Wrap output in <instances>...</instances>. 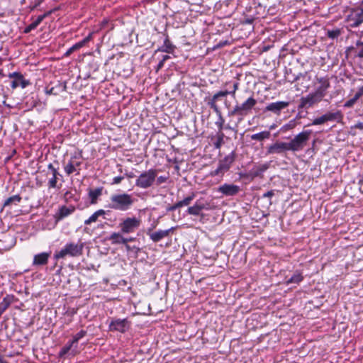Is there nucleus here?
I'll use <instances>...</instances> for the list:
<instances>
[{
  "label": "nucleus",
  "mask_w": 363,
  "mask_h": 363,
  "mask_svg": "<svg viewBox=\"0 0 363 363\" xmlns=\"http://www.w3.org/2000/svg\"><path fill=\"white\" fill-rule=\"evenodd\" d=\"M256 104V100L252 97H250L241 105L235 106L229 114L230 116L245 114L247 111L251 110Z\"/></svg>",
  "instance_id": "obj_9"
},
{
  "label": "nucleus",
  "mask_w": 363,
  "mask_h": 363,
  "mask_svg": "<svg viewBox=\"0 0 363 363\" xmlns=\"http://www.w3.org/2000/svg\"><path fill=\"white\" fill-rule=\"evenodd\" d=\"M289 105L288 101H277L269 104L265 107V111L272 112L277 115H279L281 111L287 108Z\"/></svg>",
  "instance_id": "obj_16"
},
{
  "label": "nucleus",
  "mask_w": 363,
  "mask_h": 363,
  "mask_svg": "<svg viewBox=\"0 0 363 363\" xmlns=\"http://www.w3.org/2000/svg\"><path fill=\"white\" fill-rule=\"evenodd\" d=\"M361 36H363V30L361 32Z\"/></svg>",
  "instance_id": "obj_56"
},
{
  "label": "nucleus",
  "mask_w": 363,
  "mask_h": 363,
  "mask_svg": "<svg viewBox=\"0 0 363 363\" xmlns=\"http://www.w3.org/2000/svg\"><path fill=\"white\" fill-rule=\"evenodd\" d=\"M342 118V115L340 111H337L335 113L328 112L320 117L315 118L311 125H318L323 124L328 121H339Z\"/></svg>",
  "instance_id": "obj_10"
},
{
  "label": "nucleus",
  "mask_w": 363,
  "mask_h": 363,
  "mask_svg": "<svg viewBox=\"0 0 363 363\" xmlns=\"http://www.w3.org/2000/svg\"><path fill=\"white\" fill-rule=\"evenodd\" d=\"M130 326V322L127 318H113L108 325L110 331L125 333Z\"/></svg>",
  "instance_id": "obj_8"
},
{
  "label": "nucleus",
  "mask_w": 363,
  "mask_h": 363,
  "mask_svg": "<svg viewBox=\"0 0 363 363\" xmlns=\"http://www.w3.org/2000/svg\"><path fill=\"white\" fill-rule=\"evenodd\" d=\"M270 137V133L269 131H262L258 133H255L251 135V139L254 140L262 141L264 139H268Z\"/></svg>",
  "instance_id": "obj_31"
},
{
  "label": "nucleus",
  "mask_w": 363,
  "mask_h": 363,
  "mask_svg": "<svg viewBox=\"0 0 363 363\" xmlns=\"http://www.w3.org/2000/svg\"><path fill=\"white\" fill-rule=\"evenodd\" d=\"M106 214V211L103 209H99L95 211L89 218L84 220L85 225H90L92 223H95L98 220L100 216H104Z\"/></svg>",
  "instance_id": "obj_26"
},
{
  "label": "nucleus",
  "mask_w": 363,
  "mask_h": 363,
  "mask_svg": "<svg viewBox=\"0 0 363 363\" xmlns=\"http://www.w3.org/2000/svg\"><path fill=\"white\" fill-rule=\"evenodd\" d=\"M238 89V83H235L234 85H233V91H218V93H216V94L213 95V96L211 99V101L208 102V104L214 110L215 112L218 113L219 112V108H218V106L216 104L217 100L220 97H225V96H226L228 94L234 95L235 94V91H237Z\"/></svg>",
  "instance_id": "obj_13"
},
{
  "label": "nucleus",
  "mask_w": 363,
  "mask_h": 363,
  "mask_svg": "<svg viewBox=\"0 0 363 363\" xmlns=\"http://www.w3.org/2000/svg\"><path fill=\"white\" fill-rule=\"evenodd\" d=\"M50 255V252H42L35 255L33 257V265H44L48 263V258Z\"/></svg>",
  "instance_id": "obj_22"
},
{
  "label": "nucleus",
  "mask_w": 363,
  "mask_h": 363,
  "mask_svg": "<svg viewBox=\"0 0 363 363\" xmlns=\"http://www.w3.org/2000/svg\"><path fill=\"white\" fill-rule=\"evenodd\" d=\"M218 113L220 116V120H219V121L216 122V125H218V127L219 128L220 130H222L223 129V123H224V120L221 117L220 112L219 111Z\"/></svg>",
  "instance_id": "obj_41"
},
{
  "label": "nucleus",
  "mask_w": 363,
  "mask_h": 363,
  "mask_svg": "<svg viewBox=\"0 0 363 363\" xmlns=\"http://www.w3.org/2000/svg\"><path fill=\"white\" fill-rule=\"evenodd\" d=\"M142 223L140 218L135 216L125 217L121 220L118 225L121 232L123 234H130L138 230Z\"/></svg>",
  "instance_id": "obj_4"
},
{
  "label": "nucleus",
  "mask_w": 363,
  "mask_h": 363,
  "mask_svg": "<svg viewBox=\"0 0 363 363\" xmlns=\"http://www.w3.org/2000/svg\"><path fill=\"white\" fill-rule=\"evenodd\" d=\"M357 102V100L352 97V99H350V100L347 101L345 104H344V106L345 108H351L353 106V105Z\"/></svg>",
  "instance_id": "obj_36"
},
{
  "label": "nucleus",
  "mask_w": 363,
  "mask_h": 363,
  "mask_svg": "<svg viewBox=\"0 0 363 363\" xmlns=\"http://www.w3.org/2000/svg\"><path fill=\"white\" fill-rule=\"evenodd\" d=\"M340 34V30L339 29L328 30V36L330 38H337Z\"/></svg>",
  "instance_id": "obj_35"
},
{
  "label": "nucleus",
  "mask_w": 363,
  "mask_h": 363,
  "mask_svg": "<svg viewBox=\"0 0 363 363\" xmlns=\"http://www.w3.org/2000/svg\"><path fill=\"white\" fill-rule=\"evenodd\" d=\"M174 229V228H171L169 229L164 230H160L158 231L150 234V238L155 242H159L164 238L167 237L169 235V233L173 232Z\"/></svg>",
  "instance_id": "obj_20"
},
{
  "label": "nucleus",
  "mask_w": 363,
  "mask_h": 363,
  "mask_svg": "<svg viewBox=\"0 0 363 363\" xmlns=\"http://www.w3.org/2000/svg\"><path fill=\"white\" fill-rule=\"evenodd\" d=\"M168 179V177H165V176H160L159 177L157 178V184H163L164 182H166Z\"/></svg>",
  "instance_id": "obj_38"
},
{
  "label": "nucleus",
  "mask_w": 363,
  "mask_h": 363,
  "mask_svg": "<svg viewBox=\"0 0 363 363\" xmlns=\"http://www.w3.org/2000/svg\"><path fill=\"white\" fill-rule=\"evenodd\" d=\"M208 208L203 203L196 201L194 206L188 208L187 213L192 216H199L202 210Z\"/></svg>",
  "instance_id": "obj_21"
},
{
  "label": "nucleus",
  "mask_w": 363,
  "mask_h": 363,
  "mask_svg": "<svg viewBox=\"0 0 363 363\" xmlns=\"http://www.w3.org/2000/svg\"><path fill=\"white\" fill-rule=\"evenodd\" d=\"M195 197V194L192 193L190 196L184 198L183 200L178 201L174 204V206L172 207V209H176L181 208L184 206H188L191 201L194 199Z\"/></svg>",
  "instance_id": "obj_27"
},
{
  "label": "nucleus",
  "mask_w": 363,
  "mask_h": 363,
  "mask_svg": "<svg viewBox=\"0 0 363 363\" xmlns=\"http://www.w3.org/2000/svg\"><path fill=\"white\" fill-rule=\"evenodd\" d=\"M72 352H74V354L76 353V350H73Z\"/></svg>",
  "instance_id": "obj_55"
},
{
  "label": "nucleus",
  "mask_w": 363,
  "mask_h": 363,
  "mask_svg": "<svg viewBox=\"0 0 363 363\" xmlns=\"http://www.w3.org/2000/svg\"><path fill=\"white\" fill-rule=\"evenodd\" d=\"M124 245L125 246V249H126L127 251H130L131 250L130 246L129 245H128V243L124 244Z\"/></svg>",
  "instance_id": "obj_50"
},
{
  "label": "nucleus",
  "mask_w": 363,
  "mask_h": 363,
  "mask_svg": "<svg viewBox=\"0 0 363 363\" xmlns=\"http://www.w3.org/2000/svg\"><path fill=\"white\" fill-rule=\"evenodd\" d=\"M355 128H358L359 130H363V123L359 122L354 125Z\"/></svg>",
  "instance_id": "obj_45"
},
{
  "label": "nucleus",
  "mask_w": 363,
  "mask_h": 363,
  "mask_svg": "<svg viewBox=\"0 0 363 363\" xmlns=\"http://www.w3.org/2000/svg\"><path fill=\"white\" fill-rule=\"evenodd\" d=\"M86 334V332L85 330H80L78 333H77L74 337H73V342H75L77 345V342L78 341L82 339V337H84Z\"/></svg>",
  "instance_id": "obj_34"
},
{
  "label": "nucleus",
  "mask_w": 363,
  "mask_h": 363,
  "mask_svg": "<svg viewBox=\"0 0 363 363\" xmlns=\"http://www.w3.org/2000/svg\"><path fill=\"white\" fill-rule=\"evenodd\" d=\"M362 96V94L357 91L353 97L357 101Z\"/></svg>",
  "instance_id": "obj_47"
},
{
  "label": "nucleus",
  "mask_w": 363,
  "mask_h": 363,
  "mask_svg": "<svg viewBox=\"0 0 363 363\" xmlns=\"http://www.w3.org/2000/svg\"><path fill=\"white\" fill-rule=\"evenodd\" d=\"M47 16V13L40 15L37 17V18L33 21L30 25H28L24 30L25 33H30L32 30L37 28V26L43 21V19Z\"/></svg>",
  "instance_id": "obj_25"
},
{
  "label": "nucleus",
  "mask_w": 363,
  "mask_h": 363,
  "mask_svg": "<svg viewBox=\"0 0 363 363\" xmlns=\"http://www.w3.org/2000/svg\"><path fill=\"white\" fill-rule=\"evenodd\" d=\"M295 127V123L294 121H291L289 123L286 124L283 126V129L285 130L293 129Z\"/></svg>",
  "instance_id": "obj_39"
},
{
  "label": "nucleus",
  "mask_w": 363,
  "mask_h": 363,
  "mask_svg": "<svg viewBox=\"0 0 363 363\" xmlns=\"http://www.w3.org/2000/svg\"><path fill=\"white\" fill-rule=\"evenodd\" d=\"M77 345L75 342H73V340H72L66 345H65L61 350L59 352L60 357H63L65 355L69 350H72V347L77 348Z\"/></svg>",
  "instance_id": "obj_29"
},
{
  "label": "nucleus",
  "mask_w": 363,
  "mask_h": 363,
  "mask_svg": "<svg viewBox=\"0 0 363 363\" xmlns=\"http://www.w3.org/2000/svg\"><path fill=\"white\" fill-rule=\"evenodd\" d=\"M220 142H218L216 144V147L217 148H219L220 147Z\"/></svg>",
  "instance_id": "obj_53"
},
{
  "label": "nucleus",
  "mask_w": 363,
  "mask_h": 363,
  "mask_svg": "<svg viewBox=\"0 0 363 363\" xmlns=\"http://www.w3.org/2000/svg\"><path fill=\"white\" fill-rule=\"evenodd\" d=\"M164 62L161 60L157 65V70L161 69L164 66Z\"/></svg>",
  "instance_id": "obj_48"
},
{
  "label": "nucleus",
  "mask_w": 363,
  "mask_h": 363,
  "mask_svg": "<svg viewBox=\"0 0 363 363\" xmlns=\"http://www.w3.org/2000/svg\"><path fill=\"white\" fill-rule=\"evenodd\" d=\"M0 363H8V362L6 361H5L3 358V357L1 356L0 358Z\"/></svg>",
  "instance_id": "obj_52"
},
{
  "label": "nucleus",
  "mask_w": 363,
  "mask_h": 363,
  "mask_svg": "<svg viewBox=\"0 0 363 363\" xmlns=\"http://www.w3.org/2000/svg\"><path fill=\"white\" fill-rule=\"evenodd\" d=\"M234 161V156L229 155L220 161L218 168L211 172V176H217L228 171Z\"/></svg>",
  "instance_id": "obj_12"
},
{
  "label": "nucleus",
  "mask_w": 363,
  "mask_h": 363,
  "mask_svg": "<svg viewBox=\"0 0 363 363\" xmlns=\"http://www.w3.org/2000/svg\"><path fill=\"white\" fill-rule=\"evenodd\" d=\"M21 200V198L19 195H14L8 198L4 202V206L10 205L11 203H19Z\"/></svg>",
  "instance_id": "obj_33"
},
{
  "label": "nucleus",
  "mask_w": 363,
  "mask_h": 363,
  "mask_svg": "<svg viewBox=\"0 0 363 363\" xmlns=\"http://www.w3.org/2000/svg\"><path fill=\"white\" fill-rule=\"evenodd\" d=\"M82 164V161L80 160V157L74 155L72 156L67 164L65 166V172L67 175H70L71 174L75 172L77 175L80 174L79 167Z\"/></svg>",
  "instance_id": "obj_11"
},
{
  "label": "nucleus",
  "mask_w": 363,
  "mask_h": 363,
  "mask_svg": "<svg viewBox=\"0 0 363 363\" xmlns=\"http://www.w3.org/2000/svg\"><path fill=\"white\" fill-rule=\"evenodd\" d=\"M92 38V33H89V35L87 37H86L85 38H84L82 40L84 42V44L87 43L89 41H90Z\"/></svg>",
  "instance_id": "obj_43"
},
{
  "label": "nucleus",
  "mask_w": 363,
  "mask_h": 363,
  "mask_svg": "<svg viewBox=\"0 0 363 363\" xmlns=\"http://www.w3.org/2000/svg\"><path fill=\"white\" fill-rule=\"evenodd\" d=\"M240 190L239 186L235 184H224L218 187V191L220 192L225 196H235Z\"/></svg>",
  "instance_id": "obj_17"
},
{
  "label": "nucleus",
  "mask_w": 363,
  "mask_h": 363,
  "mask_svg": "<svg viewBox=\"0 0 363 363\" xmlns=\"http://www.w3.org/2000/svg\"><path fill=\"white\" fill-rule=\"evenodd\" d=\"M289 150H290L288 143L276 142L268 147L267 153L268 155L281 154Z\"/></svg>",
  "instance_id": "obj_15"
},
{
  "label": "nucleus",
  "mask_w": 363,
  "mask_h": 363,
  "mask_svg": "<svg viewBox=\"0 0 363 363\" xmlns=\"http://www.w3.org/2000/svg\"><path fill=\"white\" fill-rule=\"evenodd\" d=\"M123 179V177L118 176L116 177L113 179L112 184H118L121 182V181Z\"/></svg>",
  "instance_id": "obj_42"
},
{
  "label": "nucleus",
  "mask_w": 363,
  "mask_h": 363,
  "mask_svg": "<svg viewBox=\"0 0 363 363\" xmlns=\"http://www.w3.org/2000/svg\"><path fill=\"white\" fill-rule=\"evenodd\" d=\"M1 315V313H0V316Z\"/></svg>",
  "instance_id": "obj_58"
},
{
  "label": "nucleus",
  "mask_w": 363,
  "mask_h": 363,
  "mask_svg": "<svg viewBox=\"0 0 363 363\" xmlns=\"http://www.w3.org/2000/svg\"><path fill=\"white\" fill-rule=\"evenodd\" d=\"M9 78H13L11 86L13 89L21 86L22 88L26 87L29 84V82L23 78V76L19 72H13L9 74Z\"/></svg>",
  "instance_id": "obj_14"
},
{
  "label": "nucleus",
  "mask_w": 363,
  "mask_h": 363,
  "mask_svg": "<svg viewBox=\"0 0 363 363\" xmlns=\"http://www.w3.org/2000/svg\"><path fill=\"white\" fill-rule=\"evenodd\" d=\"M77 345L75 342H73V340H72L66 345H65L61 350L59 352L60 357H63L65 355L69 350H72V347L77 348Z\"/></svg>",
  "instance_id": "obj_30"
},
{
  "label": "nucleus",
  "mask_w": 363,
  "mask_h": 363,
  "mask_svg": "<svg viewBox=\"0 0 363 363\" xmlns=\"http://www.w3.org/2000/svg\"><path fill=\"white\" fill-rule=\"evenodd\" d=\"M111 204L109 207L114 210L125 211L128 210L134 203V200L130 194H114L111 197Z\"/></svg>",
  "instance_id": "obj_2"
},
{
  "label": "nucleus",
  "mask_w": 363,
  "mask_h": 363,
  "mask_svg": "<svg viewBox=\"0 0 363 363\" xmlns=\"http://www.w3.org/2000/svg\"><path fill=\"white\" fill-rule=\"evenodd\" d=\"M267 169H268V164H262L261 166L257 167L256 175H258L259 174L264 172Z\"/></svg>",
  "instance_id": "obj_37"
},
{
  "label": "nucleus",
  "mask_w": 363,
  "mask_h": 363,
  "mask_svg": "<svg viewBox=\"0 0 363 363\" xmlns=\"http://www.w3.org/2000/svg\"><path fill=\"white\" fill-rule=\"evenodd\" d=\"M101 191L102 190L100 188L89 191V197L91 199V204H95L96 203L99 196L101 194Z\"/></svg>",
  "instance_id": "obj_28"
},
{
  "label": "nucleus",
  "mask_w": 363,
  "mask_h": 363,
  "mask_svg": "<svg viewBox=\"0 0 363 363\" xmlns=\"http://www.w3.org/2000/svg\"><path fill=\"white\" fill-rule=\"evenodd\" d=\"M169 58H170V57L169 55H166L163 56L162 60L165 62L166 60H169Z\"/></svg>",
  "instance_id": "obj_49"
},
{
  "label": "nucleus",
  "mask_w": 363,
  "mask_h": 363,
  "mask_svg": "<svg viewBox=\"0 0 363 363\" xmlns=\"http://www.w3.org/2000/svg\"><path fill=\"white\" fill-rule=\"evenodd\" d=\"M274 125H271V126H270V129H271V130H272V129H274Z\"/></svg>",
  "instance_id": "obj_54"
},
{
  "label": "nucleus",
  "mask_w": 363,
  "mask_h": 363,
  "mask_svg": "<svg viewBox=\"0 0 363 363\" xmlns=\"http://www.w3.org/2000/svg\"><path fill=\"white\" fill-rule=\"evenodd\" d=\"M74 51H75V50H74V49H72V47H71L70 48H69V50L66 52L65 55H66V56H69V55L72 52H73Z\"/></svg>",
  "instance_id": "obj_46"
},
{
  "label": "nucleus",
  "mask_w": 363,
  "mask_h": 363,
  "mask_svg": "<svg viewBox=\"0 0 363 363\" xmlns=\"http://www.w3.org/2000/svg\"><path fill=\"white\" fill-rule=\"evenodd\" d=\"M84 45H85V44L84 43L83 40H81V41L77 43L76 44H74V45H72V49H74V50H77L82 48Z\"/></svg>",
  "instance_id": "obj_40"
},
{
  "label": "nucleus",
  "mask_w": 363,
  "mask_h": 363,
  "mask_svg": "<svg viewBox=\"0 0 363 363\" xmlns=\"http://www.w3.org/2000/svg\"><path fill=\"white\" fill-rule=\"evenodd\" d=\"M362 4H363V0H362Z\"/></svg>",
  "instance_id": "obj_57"
},
{
  "label": "nucleus",
  "mask_w": 363,
  "mask_h": 363,
  "mask_svg": "<svg viewBox=\"0 0 363 363\" xmlns=\"http://www.w3.org/2000/svg\"><path fill=\"white\" fill-rule=\"evenodd\" d=\"M358 91L363 96V86L359 88Z\"/></svg>",
  "instance_id": "obj_51"
},
{
  "label": "nucleus",
  "mask_w": 363,
  "mask_h": 363,
  "mask_svg": "<svg viewBox=\"0 0 363 363\" xmlns=\"http://www.w3.org/2000/svg\"><path fill=\"white\" fill-rule=\"evenodd\" d=\"M84 248L83 242H68L59 252L54 255L56 259L65 258L67 256L79 257L82 255Z\"/></svg>",
  "instance_id": "obj_3"
},
{
  "label": "nucleus",
  "mask_w": 363,
  "mask_h": 363,
  "mask_svg": "<svg viewBox=\"0 0 363 363\" xmlns=\"http://www.w3.org/2000/svg\"><path fill=\"white\" fill-rule=\"evenodd\" d=\"M109 240L111 241V243L113 245L118 244H126L128 242H132L135 240L134 238H124L120 233H113L111 234L109 237Z\"/></svg>",
  "instance_id": "obj_18"
},
{
  "label": "nucleus",
  "mask_w": 363,
  "mask_h": 363,
  "mask_svg": "<svg viewBox=\"0 0 363 363\" xmlns=\"http://www.w3.org/2000/svg\"><path fill=\"white\" fill-rule=\"evenodd\" d=\"M346 21L352 28L358 27L363 23V9H352L346 17Z\"/></svg>",
  "instance_id": "obj_7"
},
{
  "label": "nucleus",
  "mask_w": 363,
  "mask_h": 363,
  "mask_svg": "<svg viewBox=\"0 0 363 363\" xmlns=\"http://www.w3.org/2000/svg\"><path fill=\"white\" fill-rule=\"evenodd\" d=\"M48 168L51 171L52 177L48 181L50 188H55L57 182V175L59 174L57 169L52 164H49Z\"/></svg>",
  "instance_id": "obj_23"
},
{
  "label": "nucleus",
  "mask_w": 363,
  "mask_h": 363,
  "mask_svg": "<svg viewBox=\"0 0 363 363\" xmlns=\"http://www.w3.org/2000/svg\"><path fill=\"white\" fill-rule=\"evenodd\" d=\"M315 91L301 99V106H311L319 103L325 96L330 86V79L328 76L315 77L314 82Z\"/></svg>",
  "instance_id": "obj_1"
},
{
  "label": "nucleus",
  "mask_w": 363,
  "mask_h": 363,
  "mask_svg": "<svg viewBox=\"0 0 363 363\" xmlns=\"http://www.w3.org/2000/svg\"><path fill=\"white\" fill-rule=\"evenodd\" d=\"M303 279L302 274L299 272H296L294 274L286 281V284H299Z\"/></svg>",
  "instance_id": "obj_32"
},
{
  "label": "nucleus",
  "mask_w": 363,
  "mask_h": 363,
  "mask_svg": "<svg viewBox=\"0 0 363 363\" xmlns=\"http://www.w3.org/2000/svg\"><path fill=\"white\" fill-rule=\"evenodd\" d=\"M312 131L304 130L296 135L290 143H288L289 150L293 152L302 150L308 141Z\"/></svg>",
  "instance_id": "obj_5"
},
{
  "label": "nucleus",
  "mask_w": 363,
  "mask_h": 363,
  "mask_svg": "<svg viewBox=\"0 0 363 363\" xmlns=\"http://www.w3.org/2000/svg\"><path fill=\"white\" fill-rule=\"evenodd\" d=\"M274 195V194L273 191H269L266 192L265 194H264L263 197H272Z\"/></svg>",
  "instance_id": "obj_44"
},
{
  "label": "nucleus",
  "mask_w": 363,
  "mask_h": 363,
  "mask_svg": "<svg viewBox=\"0 0 363 363\" xmlns=\"http://www.w3.org/2000/svg\"><path fill=\"white\" fill-rule=\"evenodd\" d=\"M75 211L74 206H62L60 207L57 213H56L55 218L57 220H62V218L71 215Z\"/></svg>",
  "instance_id": "obj_19"
},
{
  "label": "nucleus",
  "mask_w": 363,
  "mask_h": 363,
  "mask_svg": "<svg viewBox=\"0 0 363 363\" xmlns=\"http://www.w3.org/2000/svg\"><path fill=\"white\" fill-rule=\"evenodd\" d=\"M14 296L13 295H6L0 303V313H3L9 306L13 302Z\"/></svg>",
  "instance_id": "obj_24"
},
{
  "label": "nucleus",
  "mask_w": 363,
  "mask_h": 363,
  "mask_svg": "<svg viewBox=\"0 0 363 363\" xmlns=\"http://www.w3.org/2000/svg\"><path fill=\"white\" fill-rule=\"evenodd\" d=\"M157 175V169H150L139 175L135 181V185L142 189H147L154 184Z\"/></svg>",
  "instance_id": "obj_6"
}]
</instances>
